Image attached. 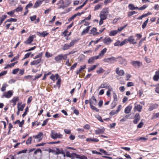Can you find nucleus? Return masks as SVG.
Segmentation results:
<instances>
[{"label": "nucleus", "mask_w": 159, "mask_h": 159, "mask_svg": "<svg viewBox=\"0 0 159 159\" xmlns=\"http://www.w3.org/2000/svg\"><path fill=\"white\" fill-rule=\"evenodd\" d=\"M109 10L108 8L103 9L100 11L99 16L101 19L106 20L109 13Z\"/></svg>", "instance_id": "obj_1"}, {"label": "nucleus", "mask_w": 159, "mask_h": 159, "mask_svg": "<svg viewBox=\"0 0 159 159\" xmlns=\"http://www.w3.org/2000/svg\"><path fill=\"white\" fill-rule=\"evenodd\" d=\"M68 55V54H59L55 57L54 59L56 62H60L62 60H66L67 58Z\"/></svg>", "instance_id": "obj_2"}, {"label": "nucleus", "mask_w": 159, "mask_h": 159, "mask_svg": "<svg viewBox=\"0 0 159 159\" xmlns=\"http://www.w3.org/2000/svg\"><path fill=\"white\" fill-rule=\"evenodd\" d=\"M78 41V40L75 39L72 40L69 44L67 43L65 44L62 48V49L63 50L69 49L70 48L73 47Z\"/></svg>", "instance_id": "obj_3"}, {"label": "nucleus", "mask_w": 159, "mask_h": 159, "mask_svg": "<svg viewBox=\"0 0 159 159\" xmlns=\"http://www.w3.org/2000/svg\"><path fill=\"white\" fill-rule=\"evenodd\" d=\"M120 57H118L116 58L113 57H110L104 58L103 59V61L105 62L111 64L116 61H117V59Z\"/></svg>", "instance_id": "obj_4"}, {"label": "nucleus", "mask_w": 159, "mask_h": 159, "mask_svg": "<svg viewBox=\"0 0 159 159\" xmlns=\"http://www.w3.org/2000/svg\"><path fill=\"white\" fill-rule=\"evenodd\" d=\"M51 138L53 139H55L57 138H61L62 135L60 133H57L54 131L52 130L51 131Z\"/></svg>", "instance_id": "obj_5"}, {"label": "nucleus", "mask_w": 159, "mask_h": 159, "mask_svg": "<svg viewBox=\"0 0 159 159\" xmlns=\"http://www.w3.org/2000/svg\"><path fill=\"white\" fill-rule=\"evenodd\" d=\"M130 64L135 68H139L142 65V63L138 61H132L130 62Z\"/></svg>", "instance_id": "obj_6"}, {"label": "nucleus", "mask_w": 159, "mask_h": 159, "mask_svg": "<svg viewBox=\"0 0 159 159\" xmlns=\"http://www.w3.org/2000/svg\"><path fill=\"white\" fill-rule=\"evenodd\" d=\"M126 39L127 43L129 42L130 43L133 44H135L137 43V42L135 41L133 35L130 36Z\"/></svg>", "instance_id": "obj_7"}, {"label": "nucleus", "mask_w": 159, "mask_h": 159, "mask_svg": "<svg viewBox=\"0 0 159 159\" xmlns=\"http://www.w3.org/2000/svg\"><path fill=\"white\" fill-rule=\"evenodd\" d=\"M12 94L13 92L11 90H10L7 92H5L4 94L2 95V98H3L5 97L7 98H9L11 97Z\"/></svg>", "instance_id": "obj_8"}, {"label": "nucleus", "mask_w": 159, "mask_h": 159, "mask_svg": "<svg viewBox=\"0 0 159 159\" xmlns=\"http://www.w3.org/2000/svg\"><path fill=\"white\" fill-rule=\"evenodd\" d=\"M112 41L111 38L109 37H106L102 40L103 42L107 45L110 44Z\"/></svg>", "instance_id": "obj_9"}, {"label": "nucleus", "mask_w": 159, "mask_h": 159, "mask_svg": "<svg viewBox=\"0 0 159 159\" xmlns=\"http://www.w3.org/2000/svg\"><path fill=\"white\" fill-rule=\"evenodd\" d=\"M43 134L42 132H40L39 134L33 136V137L35 139H38V142L41 141L43 138Z\"/></svg>", "instance_id": "obj_10"}, {"label": "nucleus", "mask_w": 159, "mask_h": 159, "mask_svg": "<svg viewBox=\"0 0 159 159\" xmlns=\"http://www.w3.org/2000/svg\"><path fill=\"white\" fill-rule=\"evenodd\" d=\"M34 37V35L30 36L27 40L24 43L26 44H30L33 41Z\"/></svg>", "instance_id": "obj_11"}, {"label": "nucleus", "mask_w": 159, "mask_h": 159, "mask_svg": "<svg viewBox=\"0 0 159 159\" xmlns=\"http://www.w3.org/2000/svg\"><path fill=\"white\" fill-rule=\"evenodd\" d=\"M115 72L117 75L120 76L124 75L125 74L124 71L123 70H119V67L116 68Z\"/></svg>", "instance_id": "obj_12"}, {"label": "nucleus", "mask_w": 159, "mask_h": 159, "mask_svg": "<svg viewBox=\"0 0 159 159\" xmlns=\"http://www.w3.org/2000/svg\"><path fill=\"white\" fill-rule=\"evenodd\" d=\"M99 58L97 56H95L90 57L88 60V62L89 64H92L95 60H97Z\"/></svg>", "instance_id": "obj_13"}, {"label": "nucleus", "mask_w": 159, "mask_h": 159, "mask_svg": "<svg viewBox=\"0 0 159 159\" xmlns=\"http://www.w3.org/2000/svg\"><path fill=\"white\" fill-rule=\"evenodd\" d=\"M140 119V116L139 114L136 113L134 119L133 121V123L135 124H137Z\"/></svg>", "instance_id": "obj_14"}, {"label": "nucleus", "mask_w": 159, "mask_h": 159, "mask_svg": "<svg viewBox=\"0 0 159 159\" xmlns=\"http://www.w3.org/2000/svg\"><path fill=\"white\" fill-rule=\"evenodd\" d=\"M107 50V49L106 48H105L102 50L99 53V55L97 56L98 58H99L102 57L105 53L106 52Z\"/></svg>", "instance_id": "obj_15"}, {"label": "nucleus", "mask_w": 159, "mask_h": 159, "mask_svg": "<svg viewBox=\"0 0 159 159\" xmlns=\"http://www.w3.org/2000/svg\"><path fill=\"white\" fill-rule=\"evenodd\" d=\"M105 131V129L104 128H102V129H100L99 128H98L97 129L95 130V133L96 134H102Z\"/></svg>", "instance_id": "obj_16"}, {"label": "nucleus", "mask_w": 159, "mask_h": 159, "mask_svg": "<svg viewBox=\"0 0 159 159\" xmlns=\"http://www.w3.org/2000/svg\"><path fill=\"white\" fill-rule=\"evenodd\" d=\"M96 100L94 96H92L89 100V103L90 105L92 104L95 105L96 104Z\"/></svg>", "instance_id": "obj_17"}, {"label": "nucleus", "mask_w": 159, "mask_h": 159, "mask_svg": "<svg viewBox=\"0 0 159 159\" xmlns=\"http://www.w3.org/2000/svg\"><path fill=\"white\" fill-rule=\"evenodd\" d=\"M41 62V58L37 60H34L30 63L31 65H37L40 63Z\"/></svg>", "instance_id": "obj_18"}, {"label": "nucleus", "mask_w": 159, "mask_h": 159, "mask_svg": "<svg viewBox=\"0 0 159 159\" xmlns=\"http://www.w3.org/2000/svg\"><path fill=\"white\" fill-rule=\"evenodd\" d=\"M21 104V103L19 102L17 104V108L18 110V111H22L23 110L24 108L25 107V104H23L22 105L20 106H20Z\"/></svg>", "instance_id": "obj_19"}, {"label": "nucleus", "mask_w": 159, "mask_h": 159, "mask_svg": "<svg viewBox=\"0 0 159 159\" xmlns=\"http://www.w3.org/2000/svg\"><path fill=\"white\" fill-rule=\"evenodd\" d=\"M42 2V1L40 0L37 1L35 3L33 8H37L38 7H39Z\"/></svg>", "instance_id": "obj_20"}, {"label": "nucleus", "mask_w": 159, "mask_h": 159, "mask_svg": "<svg viewBox=\"0 0 159 159\" xmlns=\"http://www.w3.org/2000/svg\"><path fill=\"white\" fill-rule=\"evenodd\" d=\"M67 4L66 5H65L63 4L60 5L58 7V9L62 8L64 9L65 7H68L71 3L70 1L68 0L67 1Z\"/></svg>", "instance_id": "obj_21"}, {"label": "nucleus", "mask_w": 159, "mask_h": 159, "mask_svg": "<svg viewBox=\"0 0 159 159\" xmlns=\"http://www.w3.org/2000/svg\"><path fill=\"white\" fill-rule=\"evenodd\" d=\"M132 107V106L130 105H129L128 107H126L125 110V113L126 114L129 113L131 110Z\"/></svg>", "instance_id": "obj_22"}, {"label": "nucleus", "mask_w": 159, "mask_h": 159, "mask_svg": "<svg viewBox=\"0 0 159 159\" xmlns=\"http://www.w3.org/2000/svg\"><path fill=\"white\" fill-rule=\"evenodd\" d=\"M109 85L108 84L106 83H104L101 84L100 86L98 87V89H99L101 88L107 89Z\"/></svg>", "instance_id": "obj_23"}, {"label": "nucleus", "mask_w": 159, "mask_h": 159, "mask_svg": "<svg viewBox=\"0 0 159 159\" xmlns=\"http://www.w3.org/2000/svg\"><path fill=\"white\" fill-rule=\"evenodd\" d=\"M56 150H55V154L56 155H59L60 154H61V152L64 151L63 148H61L60 149L59 148H56Z\"/></svg>", "instance_id": "obj_24"}, {"label": "nucleus", "mask_w": 159, "mask_h": 159, "mask_svg": "<svg viewBox=\"0 0 159 159\" xmlns=\"http://www.w3.org/2000/svg\"><path fill=\"white\" fill-rule=\"evenodd\" d=\"M90 26H88L85 29H84L81 33V35H83L88 33L89 30Z\"/></svg>", "instance_id": "obj_25"}, {"label": "nucleus", "mask_w": 159, "mask_h": 159, "mask_svg": "<svg viewBox=\"0 0 159 159\" xmlns=\"http://www.w3.org/2000/svg\"><path fill=\"white\" fill-rule=\"evenodd\" d=\"M86 141L87 142L91 141L95 142H97L99 141V140L98 139L96 138H94L92 139V138H87L86 139Z\"/></svg>", "instance_id": "obj_26"}, {"label": "nucleus", "mask_w": 159, "mask_h": 159, "mask_svg": "<svg viewBox=\"0 0 159 159\" xmlns=\"http://www.w3.org/2000/svg\"><path fill=\"white\" fill-rule=\"evenodd\" d=\"M120 64L123 66H125L127 65V62L126 60L123 58H121L119 61Z\"/></svg>", "instance_id": "obj_27"}, {"label": "nucleus", "mask_w": 159, "mask_h": 159, "mask_svg": "<svg viewBox=\"0 0 159 159\" xmlns=\"http://www.w3.org/2000/svg\"><path fill=\"white\" fill-rule=\"evenodd\" d=\"M86 67V65H84V66H80V68L79 69L76 71V74L77 75L79 74V73L80 72H81L82 70L84 69Z\"/></svg>", "instance_id": "obj_28"}, {"label": "nucleus", "mask_w": 159, "mask_h": 159, "mask_svg": "<svg viewBox=\"0 0 159 159\" xmlns=\"http://www.w3.org/2000/svg\"><path fill=\"white\" fill-rule=\"evenodd\" d=\"M98 64L97 65H93L90 67L88 68V71L89 72H90L96 69V68L98 66Z\"/></svg>", "instance_id": "obj_29"}, {"label": "nucleus", "mask_w": 159, "mask_h": 159, "mask_svg": "<svg viewBox=\"0 0 159 159\" xmlns=\"http://www.w3.org/2000/svg\"><path fill=\"white\" fill-rule=\"evenodd\" d=\"M142 108V106L140 105L135 106L134 109L139 112H140L141 111Z\"/></svg>", "instance_id": "obj_30"}, {"label": "nucleus", "mask_w": 159, "mask_h": 159, "mask_svg": "<svg viewBox=\"0 0 159 159\" xmlns=\"http://www.w3.org/2000/svg\"><path fill=\"white\" fill-rule=\"evenodd\" d=\"M118 33V31L116 30H112L110 32L109 35L110 36H114L116 35Z\"/></svg>", "instance_id": "obj_31"}, {"label": "nucleus", "mask_w": 159, "mask_h": 159, "mask_svg": "<svg viewBox=\"0 0 159 159\" xmlns=\"http://www.w3.org/2000/svg\"><path fill=\"white\" fill-rule=\"evenodd\" d=\"M78 154L75 153H71V155H70V158H71V159H74L75 157L76 158H78Z\"/></svg>", "instance_id": "obj_32"}, {"label": "nucleus", "mask_w": 159, "mask_h": 159, "mask_svg": "<svg viewBox=\"0 0 159 159\" xmlns=\"http://www.w3.org/2000/svg\"><path fill=\"white\" fill-rule=\"evenodd\" d=\"M159 117V112L154 113L152 115V119H155Z\"/></svg>", "instance_id": "obj_33"}, {"label": "nucleus", "mask_w": 159, "mask_h": 159, "mask_svg": "<svg viewBox=\"0 0 159 159\" xmlns=\"http://www.w3.org/2000/svg\"><path fill=\"white\" fill-rule=\"evenodd\" d=\"M23 10V8L21 7V6H20L14 9V10L16 12H19V11H21Z\"/></svg>", "instance_id": "obj_34"}, {"label": "nucleus", "mask_w": 159, "mask_h": 159, "mask_svg": "<svg viewBox=\"0 0 159 159\" xmlns=\"http://www.w3.org/2000/svg\"><path fill=\"white\" fill-rule=\"evenodd\" d=\"M102 7V4L101 3L95 6L94 7V10L97 11L101 8Z\"/></svg>", "instance_id": "obj_35"}, {"label": "nucleus", "mask_w": 159, "mask_h": 159, "mask_svg": "<svg viewBox=\"0 0 159 159\" xmlns=\"http://www.w3.org/2000/svg\"><path fill=\"white\" fill-rule=\"evenodd\" d=\"M16 21L17 19H16L11 18L7 20L5 22V23L10 22H16Z\"/></svg>", "instance_id": "obj_36"}, {"label": "nucleus", "mask_w": 159, "mask_h": 159, "mask_svg": "<svg viewBox=\"0 0 159 159\" xmlns=\"http://www.w3.org/2000/svg\"><path fill=\"white\" fill-rule=\"evenodd\" d=\"M159 79V75L155 72V74L154 75L153 79L155 81H157Z\"/></svg>", "instance_id": "obj_37"}, {"label": "nucleus", "mask_w": 159, "mask_h": 159, "mask_svg": "<svg viewBox=\"0 0 159 159\" xmlns=\"http://www.w3.org/2000/svg\"><path fill=\"white\" fill-rule=\"evenodd\" d=\"M148 21V19H147L143 23L142 25V28L143 29H144L146 26Z\"/></svg>", "instance_id": "obj_38"}, {"label": "nucleus", "mask_w": 159, "mask_h": 159, "mask_svg": "<svg viewBox=\"0 0 159 159\" xmlns=\"http://www.w3.org/2000/svg\"><path fill=\"white\" fill-rule=\"evenodd\" d=\"M104 71L105 70L102 68L100 67V69L99 70H97L96 72L98 74H100L101 73H103L104 72Z\"/></svg>", "instance_id": "obj_39"}, {"label": "nucleus", "mask_w": 159, "mask_h": 159, "mask_svg": "<svg viewBox=\"0 0 159 159\" xmlns=\"http://www.w3.org/2000/svg\"><path fill=\"white\" fill-rule=\"evenodd\" d=\"M95 117L99 121L103 122V120L102 119L101 117L99 115H97L95 116Z\"/></svg>", "instance_id": "obj_40"}, {"label": "nucleus", "mask_w": 159, "mask_h": 159, "mask_svg": "<svg viewBox=\"0 0 159 159\" xmlns=\"http://www.w3.org/2000/svg\"><path fill=\"white\" fill-rule=\"evenodd\" d=\"M96 30L97 29L96 28H93V29L91 30V32L90 34H92L93 35H94V34H96V32L95 33Z\"/></svg>", "instance_id": "obj_41"}, {"label": "nucleus", "mask_w": 159, "mask_h": 159, "mask_svg": "<svg viewBox=\"0 0 159 159\" xmlns=\"http://www.w3.org/2000/svg\"><path fill=\"white\" fill-rule=\"evenodd\" d=\"M43 37H45L46 36H47L48 34V33H47L46 31H43L42 32V33H39Z\"/></svg>", "instance_id": "obj_42"}, {"label": "nucleus", "mask_w": 159, "mask_h": 159, "mask_svg": "<svg viewBox=\"0 0 159 159\" xmlns=\"http://www.w3.org/2000/svg\"><path fill=\"white\" fill-rule=\"evenodd\" d=\"M155 91L156 93L159 94V84H157L156 86Z\"/></svg>", "instance_id": "obj_43"}, {"label": "nucleus", "mask_w": 159, "mask_h": 159, "mask_svg": "<svg viewBox=\"0 0 159 159\" xmlns=\"http://www.w3.org/2000/svg\"><path fill=\"white\" fill-rule=\"evenodd\" d=\"M137 13L135 11H130L128 12V16H130L134 14H136Z\"/></svg>", "instance_id": "obj_44"}, {"label": "nucleus", "mask_w": 159, "mask_h": 159, "mask_svg": "<svg viewBox=\"0 0 159 159\" xmlns=\"http://www.w3.org/2000/svg\"><path fill=\"white\" fill-rule=\"evenodd\" d=\"M32 140V138L31 137H30L26 142V143L27 144H30L31 143Z\"/></svg>", "instance_id": "obj_45"}, {"label": "nucleus", "mask_w": 159, "mask_h": 159, "mask_svg": "<svg viewBox=\"0 0 159 159\" xmlns=\"http://www.w3.org/2000/svg\"><path fill=\"white\" fill-rule=\"evenodd\" d=\"M19 100V98L18 97H14L13 98L11 102L13 103H15Z\"/></svg>", "instance_id": "obj_46"}, {"label": "nucleus", "mask_w": 159, "mask_h": 159, "mask_svg": "<svg viewBox=\"0 0 159 159\" xmlns=\"http://www.w3.org/2000/svg\"><path fill=\"white\" fill-rule=\"evenodd\" d=\"M90 107L93 110H95L96 111H98L99 110L96 108L95 106L93 105H90Z\"/></svg>", "instance_id": "obj_47"}, {"label": "nucleus", "mask_w": 159, "mask_h": 159, "mask_svg": "<svg viewBox=\"0 0 159 159\" xmlns=\"http://www.w3.org/2000/svg\"><path fill=\"white\" fill-rule=\"evenodd\" d=\"M28 107H27L25 109V111L22 115V116L23 117H24L27 114V112L28 111Z\"/></svg>", "instance_id": "obj_48"}, {"label": "nucleus", "mask_w": 159, "mask_h": 159, "mask_svg": "<svg viewBox=\"0 0 159 159\" xmlns=\"http://www.w3.org/2000/svg\"><path fill=\"white\" fill-rule=\"evenodd\" d=\"M128 7L130 10H134V6L133 4H129V5Z\"/></svg>", "instance_id": "obj_49"}, {"label": "nucleus", "mask_w": 159, "mask_h": 159, "mask_svg": "<svg viewBox=\"0 0 159 159\" xmlns=\"http://www.w3.org/2000/svg\"><path fill=\"white\" fill-rule=\"evenodd\" d=\"M117 104L116 101H113V102L111 103V108H114L116 106Z\"/></svg>", "instance_id": "obj_50"}, {"label": "nucleus", "mask_w": 159, "mask_h": 159, "mask_svg": "<svg viewBox=\"0 0 159 159\" xmlns=\"http://www.w3.org/2000/svg\"><path fill=\"white\" fill-rule=\"evenodd\" d=\"M7 86V85L6 84H4L1 88V91L2 92L5 91L6 90V88Z\"/></svg>", "instance_id": "obj_51"}, {"label": "nucleus", "mask_w": 159, "mask_h": 159, "mask_svg": "<svg viewBox=\"0 0 159 159\" xmlns=\"http://www.w3.org/2000/svg\"><path fill=\"white\" fill-rule=\"evenodd\" d=\"M148 139V138H145L144 137H141L138 139H137V140L138 141L140 140H146Z\"/></svg>", "instance_id": "obj_52"}, {"label": "nucleus", "mask_w": 159, "mask_h": 159, "mask_svg": "<svg viewBox=\"0 0 159 159\" xmlns=\"http://www.w3.org/2000/svg\"><path fill=\"white\" fill-rule=\"evenodd\" d=\"M127 43V40L126 39H125L123 41H122V42H120V46H122L125 43Z\"/></svg>", "instance_id": "obj_53"}, {"label": "nucleus", "mask_w": 159, "mask_h": 159, "mask_svg": "<svg viewBox=\"0 0 159 159\" xmlns=\"http://www.w3.org/2000/svg\"><path fill=\"white\" fill-rule=\"evenodd\" d=\"M127 25H126L125 26H122L118 28V32L121 31L123 30L127 26Z\"/></svg>", "instance_id": "obj_54"}, {"label": "nucleus", "mask_w": 159, "mask_h": 159, "mask_svg": "<svg viewBox=\"0 0 159 159\" xmlns=\"http://www.w3.org/2000/svg\"><path fill=\"white\" fill-rule=\"evenodd\" d=\"M48 120V119H47L45 120H44L43 121V123L42 125V126H43L46 125L47 124V123Z\"/></svg>", "instance_id": "obj_55"}, {"label": "nucleus", "mask_w": 159, "mask_h": 159, "mask_svg": "<svg viewBox=\"0 0 159 159\" xmlns=\"http://www.w3.org/2000/svg\"><path fill=\"white\" fill-rule=\"evenodd\" d=\"M113 97L114 98L113 101H117V95L116 93L114 92L113 93Z\"/></svg>", "instance_id": "obj_56"}, {"label": "nucleus", "mask_w": 159, "mask_h": 159, "mask_svg": "<svg viewBox=\"0 0 159 159\" xmlns=\"http://www.w3.org/2000/svg\"><path fill=\"white\" fill-rule=\"evenodd\" d=\"M7 17V16L6 15H2L1 18L0 20L3 22V21Z\"/></svg>", "instance_id": "obj_57"}, {"label": "nucleus", "mask_w": 159, "mask_h": 159, "mask_svg": "<svg viewBox=\"0 0 159 159\" xmlns=\"http://www.w3.org/2000/svg\"><path fill=\"white\" fill-rule=\"evenodd\" d=\"M37 16L36 15H34L33 16L30 17V19L31 21H34L36 19Z\"/></svg>", "instance_id": "obj_58"}, {"label": "nucleus", "mask_w": 159, "mask_h": 159, "mask_svg": "<svg viewBox=\"0 0 159 159\" xmlns=\"http://www.w3.org/2000/svg\"><path fill=\"white\" fill-rule=\"evenodd\" d=\"M42 75V74H39V75H35V77H34V79H33V80H35L36 79H38V78H39Z\"/></svg>", "instance_id": "obj_59"}, {"label": "nucleus", "mask_w": 159, "mask_h": 159, "mask_svg": "<svg viewBox=\"0 0 159 159\" xmlns=\"http://www.w3.org/2000/svg\"><path fill=\"white\" fill-rule=\"evenodd\" d=\"M78 158L79 159H87V157L86 156L83 155L80 156L79 155H78Z\"/></svg>", "instance_id": "obj_60"}, {"label": "nucleus", "mask_w": 159, "mask_h": 159, "mask_svg": "<svg viewBox=\"0 0 159 159\" xmlns=\"http://www.w3.org/2000/svg\"><path fill=\"white\" fill-rule=\"evenodd\" d=\"M7 71H4L1 72L0 73V77L2 76L5 75L7 74Z\"/></svg>", "instance_id": "obj_61"}, {"label": "nucleus", "mask_w": 159, "mask_h": 159, "mask_svg": "<svg viewBox=\"0 0 159 159\" xmlns=\"http://www.w3.org/2000/svg\"><path fill=\"white\" fill-rule=\"evenodd\" d=\"M65 151L66 152V156L67 157H70V155H71V154L70 153L69 151L65 150Z\"/></svg>", "instance_id": "obj_62"}, {"label": "nucleus", "mask_w": 159, "mask_h": 159, "mask_svg": "<svg viewBox=\"0 0 159 159\" xmlns=\"http://www.w3.org/2000/svg\"><path fill=\"white\" fill-rule=\"evenodd\" d=\"M147 5H143L142 7H141L139 8V10H143L145 9L147 7Z\"/></svg>", "instance_id": "obj_63"}, {"label": "nucleus", "mask_w": 159, "mask_h": 159, "mask_svg": "<svg viewBox=\"0 0 159 159\" xmlns=\"http://www.w3.org/2000/svg\"><path fill=\"white\" fill-rule=\"evenodd\" d=\"M20 69L19 68H17L14 69L13 70L12 74H16L17 73L18 71Z\"/></svg>", "instance_id": "obj_64"}]
</instances>
